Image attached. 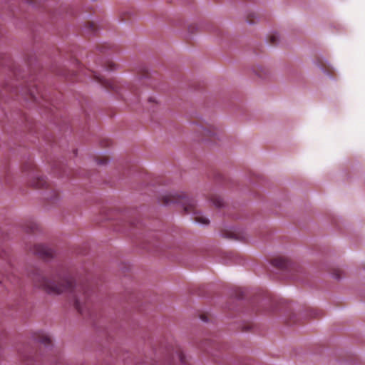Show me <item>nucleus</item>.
Wrapping results in <instances>:
<instances>
[{"label": "nucleus", "instance_id": "f257e3e1", "mask_svg": "<svg viewBox=\"0 0 365 365\" xmlns=\"http://www.w3.org/2000/svg\"><path fill=\"white\" fill-rule=\"evenodd\" d=\"M36 285L52 295H58L72 290L74 286L73 279L68 275L58 276L48 279L44 276H38L35 279Z\"/></svg>", "mask_w": 365, "mask_h": 365}, {"label": "nucleus", "instance_id": "f03ea898", "mask_svg": "<svg viewBox=\"0 0 365 365\" xmlns=\"http://www.w3.org/2000/svg\"><path fill=\"white\" fill-rule=\"evenodd\" d=\"M159 200L165 205L173 203H181L186 212L191 211L195 206L194 200L190 199L182 192H166L160 195Z\"/></svg>", "mask_w": 365, "mask_h": 365}, {"label": "nucleus", "instance_id": "7ed1b4c3", "mask_svg": "<svg viewBox=\"0 0 365 365\" xmlns=\"http://www.w3.org/2000/svg\"><path fill=\"white\" fill-rule=\"evenodd\" d=\"M34 252L45 259L53 257L54 255L53 250L51 248L41 244L35 245Z\"/></svg>", "mask_w": 365, "mask_h": 365}, {"label": "nucleus", "instance_id": "20e7f679", "mask_svg": "<svg viewBox=\"0 0 365 365\" xmlns=\"http://www.w3.org/2000/svg\"><path fill=\"white\" fill-rule=\"evenodd\" d=\"M193 220L202 225H208L210 222L209 219L201 212H195L193 216Z\"/></svg>", "mask_w": 365, "mask_h": 365}, {"label": "nucleus", "instance_id": "39448f33", "mask_svg": "<svg viewBox=\"0 0 365 365\" xmlns=\"http://www.w3.org/2000/svg\"><path fill=\"white\" fill-rule=\"evenodd\" d=\"M35 178H36L39 182H31V185L33 186L39 187L43 185L44 181L43 179H40L38 176L35 177Z\"/></svg>", "mask_w": 365, "mask_h": 365}, {"label": "nucleus", "instance_id": "423d86ee", "mask_svg": "<svg viewBox=\"0 0 365 365\" xmlns=\"http://www.w3.org/2000/svg\"><path fill=\"white\" fill-rule=\"evenodd\" d=\"M213 204L216 207H220L223 205V200L221 198H217L213 201Z\"/></svg>", "mask_w": 365, "mask_h": 365}, {"label": "nucleus", "instance_id": "0eeeda50", "mask_svg": "<svg viewBox=\"0 0 365 365\" xmlns=\"http://www.w3.org/2000/svg\"><path fill=\"white\" fill-rule=\"evenodd\" d=\"M279 36L277 34L270 36V40L273 43H276L278 41Z\"/></svg>", "mask_w": 365, "mask_h": 365}, {"label": "nucleus", "instance_id": "6e6552de", "mask_svg": "<svg viewBox=\"0 0 365 365\" xmlns=\"http://www.w3.org/2000/svg\"><path fill=\"white\" fill-rule=\"evenodd\" d=\"M178 358H179V360L180 361V362L183 363L184 359H185L184 354L182 351H180V352H178Z\"/></svg>", "mask_w": 365, "mask_h": 365}, {"label": "nucleus", "instance_id": "1a4fd4ad", "mask_svg": "<svg viewBox=\"0 0 365 365\" xmlns=\"http://www.w3.org/2000/svg\"><path fill=\"white\" fill-rule=\"evenodd\" d=\"M75 304H76V308H77L79 311H81V308H80V299H76Z\"/></svg>", "mask_w": 365, "mask_h": 365}, {"label": "nucleus", "instance_id": "9d476101", "mask_svg": "<svg viewBox=\"0 0 365 365\" xmlns=\"http://www.w3.org/2000/svg\"><path fill=\"white\" fill-rule=\"evenodd\" d=\"M46 341H47L48 343H50V339L48 338H46Z\"/></svg>", "mask_w": 365, "mask_h": 365}, {"label": "nucleus", "instance_id": "9b49d317", "mask_svg": "<svg viewBox=\"0 0 365 365\" xmlns=\"http://www.w3.org/2000/svg\"><path fill=\"white\" fill-rule=\"evenodd\" d=\"M103 163H103V162H102V161H99V162H98V164H103Z\"/></svg>", "mask_w": 365, "mask_h": 365}]
</instances>
